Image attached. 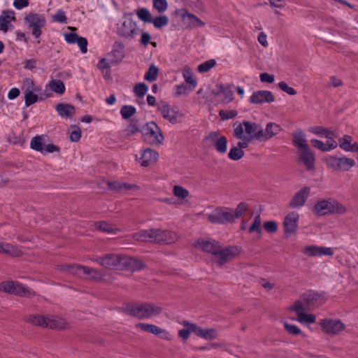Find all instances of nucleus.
<instances>
[{
  "instance_id": "f257e3e1",
  "label": "nucleus",
  "mask_w": 358,
  "mask_h": 358,
  "mask_svg": "<svg viewBox=\"0 0 358 358\" xmlns=\"http://www.w3.org/2000/svg\"><path fill=\"white\" fill-rule=\"evenodd\" d=\"M194 245L205 252L210 253L216 257L215 264L221 266L234 257L238 252L237 247L222 248L220 243L213 239H200Z\"/></svg>"
},
{
  "instance_id": "f03ea898",
  "label": "nucleus",
  "mask_w": 358,
  "mask_h": 358,
  "mask_svg": "<svg viewBox=\"0 0 358 358\" xmlns=\"http://www.w3.org/2000/svg\"><path fill=\"white\" fill-rule=\"evenodd\" d=\"M233 136L238 140V145L248 148L249 144L257 140L259 124L248 120L236 121L233 124Z\"/></svg>"
},
{
  "instance_id": "7ed1b4c3",
  "label": "nucleus",
  "mask_w": 358,
  "mask_h": 358,
  "mask_svg": "<svg viewBox=\"0 0 358 358\" xmlns=\"http://www.w3.org/2000/svg\"><path fill=\"white\" fill-rule=\"evenodd\" d=\"M22 90L26 107H29L52 96V93L43 90L41 86L36 85L34 80L29 78L24 79Z\"/></svg>"
},
{
  "instance_id": "20e7f679",
  "label": "nucleus",
  "mask_w": 358,
  "mask_h": 358,
  "mask_svg": "<svg viewBox=\"0 0 358 358\" xmlns=\"http://www.w3.org/2000/svg\"><path fill=\"white\" fill-rule=\"evenodd\" d=\"M162 308L152 303H138L127 304L124 312L131 316L140 320L149 319L159 315Z\"/></svg>"
},
{
  "instance_id": "39448f33",
  "label": "nucleus",
  "mask_w": 358,
  "mask_h": 358,
  "mask_svg": "<svg viewBox=\"0 0 358 358\" xmlns=\"http://www.w3.org/2000/svg\"><path fill=\"white\" fill-rule=\"evenodd\" d=\"M26 321L32 325L42 328L62 329L68 326L64 318L56 315L34 314L27 317Z\"/></svg>"
},
{
  "instance_id": "423d86ee",
  "label": "nucleus",
  "mask_w": 358,
  "mask_h": 358,
  "mask_svg": "<svg viewBox=\"0 0 358 358\" xmlns=\"http://www.w3.org/2000/svg\"><path fill=\"white\" fill-rule=\"evenodd\" d=\"M347 211L348 209L345 205L332 198L320 200L315 203L313 208V212L317 216L334 214L343 215Z\"/></svg>"
},
{
  "instance_id": "0eeeda50",
  "label": "nucleus",
  "mask_w": 358,
  "mask_h": 358,
  "mask_svg": "<svg viewBox=\"0 0 358 358\" xmlns=\"http://www.w3.org/2000/svg\"><path fill=\"white\" fill-rule=\"evenodd\" d=\"M92 261L98 263L106 268L114 269L129 266L134 260L128 257H123L115 254H107L106 255L94 258Z\"/></svg>"
},
{
  "instance_id": "6e6552de",
  "label": "nucleus",
  "mask_w": 358,
  "mask_h": 358,
  "mask_svg": "<svg viewBox=\"0 0 358 358\" xmlns=\"http://www.w3.org/2000/svg\"><path fill=\"white\" fill-rule=\"evenodd\" d=\"M27 28L31 31L34 38H38L42 35V29L45 27L47 20L43 14L29 12L24 17Z\"/></svg>"
},
{
  "instance_id": "1a4fd4ad",
  "label": "nucleus",
  "mask_w": 358,
  "mask_h": 358,
  "mask_svg": "<svg viewBox=\"0 0 358 358\" xmlns=\"http://www.w3.org/2000/svg\"><path fill=\"white\" fill-rule=\"evenodd\" d=\"M145 140L151 145H160L164 141L160 127L155 122H149L143 127Z\"/></svg>"
},
{
  "instance_id": "9d476101",
  "label": "nucleus",
  "mask_w": 358,
  "mask_h": 358,
  "mask_svg": "<svg viewBox=\"0 0 358 358\" xmlns=\"http://www.w3.org/2000/svg\"><path fill=\"white\" fill-rule=\"evenodd\" d=\"M320 325L326 334L331 336L339 335L346 327L345 324L342 320L329 317L321 320Z\"/></svg>"
},
{
  "instance_id": "9b49d317",
  "label": "nucleus",
  "mask_w": 358,
  "mask_h": 358,
  "mask_svg": "<svg viewBox=\"0 0 358 358\" xmlns=\"http://www.w3.org/2000/svg\"><path fill=\"white\" fill-rule=\"evenodd\" d=\"M210 222L217 224H226L234 222L232 218V208L227 207H218L208 214Z\"/></svg>"
},
{
  "instance_id": "f8f14e48",
  "label": "nucleus",
  "mask_w": 358,
  "mask_h": 358,
  "mask_svg": "<svg viewBox=\"0 0 358 358\" xmlns=\"http://www.w3.org/2000/svg\"><path fill=\"white\" fill-rule=\"evenodd\" d=\"M138 27L136 21L132 18H126L117 25V34L119 36L132 39L138 34Z\"/></svg>"
},
{
  "instance_id": "ddd939ff",
  "label": "nucleus",
  "mask_w": 358,
  "mask_h": 358,
  "mask_svg": "<svg viewBox=\"0 0 358 358\" xmlns=\"http://www.w3.org/2000/svg\"><path fill=\"white\" fill-rule=\"evenodd\" d=\"M0 290L20 296H31L34 294V291L16 281L3 282L0 285Z\"/></svg>"
},
{
  "instance_id": "4468645a",
  "label": "nucleus",
  "mask_w": 358,
  "mask_h": 358,
  "mask_svg": "<svg viewBox=\"0 0 358 358\" xmlns=\"http://www.w3.org/2000/svg\"><path fill=\"white\" fill-rule=\"evenodd\" d=\"M282 131V127L275 122H268L265 129L259 124L257 140L259 141H266L278 135Z\"/></svg>"
},
{
  "instance_id": "2eb2a0df",
  "label": "nucleus",
  "mask_w": 358,
  "mask_h": 358,
  "mask_svg": "<svg viewBox=\"0 0 358 358\" xmlns=\"http://www.w3.org/2000/svg\"><path fill=\"white\" fill-rule=\"evenodd\" d=\"M311 189L308 186H303L296 192L289 202L288 206L290 208L300 209L307 201L310 195Z\"/></svg>"
},
{
  "instance_id": "dca6fc26",
  "label": "nucleus",
  "mask_w": 358,
  "mask_h": 358,
  "mask_svg": "<svg viewBox=\"0 0 358 358\" xmlns=\"http://www.w3.org/2000/svg\"><path fill=\"white\" fill-rule=\"evenodd\" d=\"M30 148L43 155H47L59 151V148L53 144H45L42 136L37 135L33 137L30 142Z\"/></svg>"
},
{
  "instance_id": "f3484780",
  "label": "nucleus",
  "mask_w": 358,
  "mask_h": 358,
  "mask_svg": "<svg viewBox=\"0 0 358 358\" xmlns=\"http://www.w3.org/2000/svg\"><path fill=\"white\" fill-rule=\"evenodd\" d=\"M299 217V214L296 211H292L285 217L283 227L284 234L286 237H289L296 233L298 229Z\"/></svg>"
},
{
  "instance_id": "a211bd4d",
  "label": "nucleus",
  "mask_w": 358,
  "mask_h": 358,
  "mask_svg": "<svg viewBox=\"0 0 358 358\" xmlns=\"http://www.w3.org/2000/svg\"><path fill=\"white\" fill-rule=\"evenodd\" d=\"M302 252L304 255L310 257H331L334 255V250L330 247L308 245L303 248Z\"/></svg>"
},
{
  "instance_id": "6ab92c4d",
  "label": "nucleus",
  "mask_w": 358,
  "mask_h": 358,
  "mask_svg": "<svg viewBox=\"0 0 358 358\" xmlns=\"http://www.w3.org/2000/svg\"><path fill=\"white\" fill-rule=\"evenodd\" d=\"M158 152L151 148H145L141 150V156L136 155V161L143 168L154 164L158 159Z\"/></svg>"
},
{
  "instance_id": "aec40b11",
  "label": "nucleus",
  "mask_w": 358,
  "mask_h": 358,
  "mask_svg": "<svg viewBox=\"0 0 358 358\" xmlns=\"http://www.w3.org/2000/svg\"><path fill=\"white\" fill-rule=\"evenodd\" d=\"M275 97L273 93L268 90H257L252 93L249 98L250 103L260 105L264 103H273Z\"/></svg>"
},
{
  "instance_id": "412c9836",
  "label": "nucleus",
  "mask_w": 358,
  "mask_h": 358,
  "mask_svg": "<svg viewBox=\"0 0 358 358\" xmlns=\"http://www.w3.org/2000/svg\"><path fill=\"white\" fill-rule=\"evenodd\" d=\"M212 143L215 151L220 155H224L227 151L228 141L224 136H220L218 132L210 133L208 137Z\"/></svg>"
},
{
  "instance_id": "4be33fe9",
  "label": "nucleus",
  "mask_w": 358,
  "mask_h": 358,
  "mask_svg": "<svg viewBox=\"0 0 358 358\" xmlns=\"http://www.w3.org/2000/svg\"><path fill=\"white\" fill-rule=\"evenodd\" d=\"M179 12L182 22L186 29H192L205 25V23L201 20L185 9L180 10Z\"/></svg>"
},
{
  "instance_id": "5701e85b",
  "label": "nucleus",
  "mask_w": 358,
  "mask_h": 358,
  "mask_svg": "<svg viewBox=\"0 0 358 358\" xmlns=\"http://www.w3.org/2000/svg\"><path fill=\"white\" fill-rule=\"evenodd\" d=\"M63 36L66 43L70 45L77 44L83 54L87 52L88 43L85 37L79 36L75 32L64 33Z\"/></svg>"
},
{
  "instance_id": "b1692460",
  "label": "nucleus",
  "mask_w": 358,
  "mask_h": 358,
  "mask_svg": "<svg viewBox=\"0 0 358 358\" xmlns=\"http://www.w3.org/2000/svg\"><path fill=\"white\" fill-rule=\"evenodd\" d=\"M15 12L11 10H3L0 15V31L6 33L10 29H14L12 22L15 19Z\"/></svg>"
},
{
  "instance_id": "393cba45",
  "label": "nucleus",
  "mask_w": 358,
  "mask_h": 358,
  "mask_svg": "<svg viewBox=\"0 0 358 358\" xmlns=\"http://www.w3.org/2000/svg\"><path fill=\"white\" fill-rule=\"evenodd\" d=\"M158 110L162 117L169 121L171 124H176L179 122L178 117L180 116V113L171 108L169 105H160L158 106Z\"/></svg>"
},
{
  "instance_id": "a878e982",
  "label": "nucleus",
  "mask_w": 358,
  "mask_h": 358,
  "mask_svg": "<svg viewBox=\"0 0 358 358\" xmlns=\"http://www.w3.org/2000/svg\"><path fill=\"white\" fill-rule=\"evenodd\" d=\"M155 243L171 244L175 243L178 236L177 234L173 231L168 230H161L157 229V233L155 234Z\"/></svg>"
},
{
  "instance_id": "bb28decb",
  "label": "nucleus",
  "mask_w": 358,
  "mask_h": 358,
  "mask_svg": "<svg viewBox=\"0 0 358 358\" xmlns=\"http://www.w3.org/2000/svg\"><path fill=\"white\" fill-rule=\"evenodd\" d=\"M338 146L345 152H358V143L354 141L352 137L348 134H345L338 138Z\"/></svg>"
},
{
  "instance_id": "cd10ccee",
  "label": "nucleus",
  "mask_w": 358,
  "mask_h": 358,
  "mask_svg": "<svg viewBox=\"0 0 358 358\" xmlns=\"http://www.w3.org/2000/svg\"><path fill=\"white\" fill-rule=\"evenodd\" d=\"M215 95L217 97V103L221 104H227L234 99L233 91L229 86H220Z\"/></svg>"
},
{
  "instance_id": "c85d7f7f",
  "label": "nucleus",
  "mask_w": 358,
  "mask_h": 358,
  "mask_svg": "<svg viewBox=\"0 0 358 358\" xmlns=\"http://www.w3.org/2000/svg\"><path fill=\"white\" fill-rule=\"evenodd\" d=\"M299 158L306 166L307 170L313 171L315 169V157L313 152L309 147L301 150Z\"/></svg>"
},
{
  "instance_id": "c756f323",
  "label": "nucleus",
  "mask_w": 358,
  "mask_h": 358,
  "mask_svg": "<svg viewBox=\"0 0 358 358\" xmlns=\"http://www.w3.org/2000/svg\"><path fill=\"white\" fill-rule=\"evenodd\" d=\"M124 45L121 42L115 44L113 50L108 53V55L111 57L110 63L119 64L124 59Z\"/></svg>"
},
{
  "instance_id": "7c9ffc66",
  "label": "nucleus",
  "mask_w": 358,
  "mask_h": 358,
  "mask_svg": "<svg viewBox=\"0 0 358 358\" xmlns=\"http://www.w3.org/2000/svg\"><path fill=\"white\" fill-rule=\"evenodd\" d=\"M172 192L173 196L178 199V203L179 204L186 203L190 196L189 190L179 185H173Z\"/></svg>"
},
{
  "instance_id": "2f4dec72",
  "label": "nucleus",
  "mask_w": 358,
  "mask_h": 358,
  "mask_svg": "<svg viewBox=\"0 0 358 358\" xmlns=\"http://www.w3.org/2000/svg\"><path fill=\"white\" fill-rule=\"evenodd\" d=\"M292 137L293 145L298 150H302L308 148V145L306 138V134L301 129H296L292 134Z\"/></svg>"
},
{
  "instance_id": "473e14b6",
  "label": "nucleus",
  "mask_w": 358,
  "mask_h": 358,
  "mask_svg": "<svg viewBox=\"0 0 358 358\" xmlns=\"http://www.w3.org/2000/svg\"><path fill=\"white\" fill-rule=\"evenodd\" d=\"M157 233V229H150L141 230L134 234V238L138 241L154 242L155 243V234Z\"/></svg>"
},
{
  "instance_id": "72a5a7b5",
  "label": "nucleus",
  "mask_w": 358,
  "mask_h": 358,
  "mask_svg": "<svg viewBox=\"0 0 358 358\" xmlns=\"http://www.w3.org/2000/svg\"><path fill=\"white\" fill-rule=\"evenodd\" d=\"M55 109L62 118H71L75 114V108L70 104L59 103L56 106Z\"/></svg>"
},
{
  "instance_id": "f704fd0d",
  "label": "nucleus",
  "mask_w": 358,
  "mask_h": 358,
  "mask_svg": "<svg viewBox=\"0 0 358 358\" xmlns=\"http://www.w3.org/2000/svg\"><path fill=\"white\" fill-rule=\"evenodd\" d=\"M50 89L52 92L62 95L66 90V87L63 81L58 79H52L45 85V90Z\"/></svg>"
},
{
  "instance_id": "c9c22d12",
  "label": "nucleus",
  "mask_w": 358,
  "mask_h": 358,
  "mask_svg": "<svg viewBox=\"0 0 358 358\" xmlns=\"http://www.w3.org/2000/svg\"><path fill=\"white\" fill-rule=\"evenodd\" d=\"M338 171H348L356 164L353 159L345 156L338 157Z\"/></svg>"
},
{
  "instance_id": "e433bc0d",
  "label": "nucleus",
  "mask_w": 358,
  "mask_h": 358,
  "mask_svg": "<svg viewBox=\"0 0 358 358\" xmlns=\"http://www.w3.org/2000/svg\"><path fill=\"white\" fill-rule=\"evenodd\" d=\"M182 76L185 83L189 85V90H192L196 87L197 81L190 68L185 66L183 69Z\"/></svg>"
},
{
  "instance_id": "4c0bfd02",
  "label": "nucleus",
  "mask_w": 358,
  "mask_h": 358,
  "mask_svg": "<svg viewBox=\"0 0 358 358\" xmlns=\"http://www.w3.org/2000/svg\"><path fill=\"white\" fill-rule=\"evenodd\" d=\"M110 59L108 60L105 57H101L97 63V68L103 73L104 78L109 77L110 76Z\"/></svg>"
},
{
  "instance_id": "58836bf2",
  "label": "nucleus",
  "mask_w": 358,
  "mask_h": 358,
  "mask_svg": "<svg viewBox=\"0 0 358 358\" xmlns=\"http://www.w3.org/2000/svg\"><path fill=\"white\" fill-rule=\"evenodd\" d=\"M249 209L248 204L245 202L239 203L234 210L232 209V218L234 222L239 219Z\"/></svg>"
},
{
  "instance_id": "ea45409f",
  "label": "nucleus",
  "mask_w": 358,
  "mask_h": 358,
  "mask_svg": "<svg viewBox=\"0 0 358 358\" xmlns=\"http://www.w3.org/2000/svg\"><path fill=\"white\" fill-rule=\"evenodd\" d=\"M245 148H242L238 145V143L236 146H233L230 148L228 157L234 161H237L241 159L244 156V151L243 149Z\"/></svg>"
},
{
  "instance_id": "a19ab883",
  "label": "nucleus",
  "mask_w": 358,
  "mask_h": 358,
  "mask_svg": "<svg viewBox=\"0 0 358 358\" xmlns=\"http://www.w3.org/2000/svg\"><path fill=\"white\" fill-rule=\"evenodd\" d=\"M159 69L155 64L150 65L148 70L144 75V80L148 82L155 81L158 77Z\"/></svg>"
},
{
  "instance_id": "79ce46f5",
  "label": "nucleus",
  "mask_w": 358,
  "mask_h": 358,
  "mask_svg": "<svg viewBox=\"0 0 358 358\" xmlns=\"http://www.w3.org/2000/svg\"><path fill=\"white\" fill-rule=\"evenodd\" d=\"M331 129L324 127L322 126H313L308 128V131L315 136H317L320 138H325L327 134H329V132Z\"/></svg>"
},
{
  "instance_id": "37998d69",
  "label": "nucleus",
  "mask_w": 358,
  "mask_h": 358,
  "mask_svg": "<svg viewBox=\"0 0 358 358\" xmlns=\"http://www.w3.org/2000/svg\"><path fill=\"white\" fill-rule=\"evenodd\" d=\"M79 269H83L84 271V275L89 276V278L93 280L101 281L103 278L101 273L96 269L87 266H85V268H80Z\"/></svg>"
},
{
  "instance_id": "c03bdc74",
  "label": "nucleus",
  "mask_w": 358,
  "mask_h": 358,
  "mask_svg": "<svg viewBox=\"0 0 358 358\" xmlns=\"http://www.w3.org/2000/svg\"><path fill=\"white\" fill-rule=\"evenodd\" d=\"M0 252L11 256H17L18 250L8 243L0 242Z\"/></svg>"
},
{
  "instance_id": "a18cd8bd",
  "label": "nucleus",
  "mask_w": 358,
  "mask_h": 358,
  "mask_svg": "<svg viewBox=\"0 0 358 358\" xmlns=\"http://www.w3.org/2000/svg\"><path fill=\"white\" fill-rule=\"evenodd\" d=\"M317 298L318 295L313 292H306L302 296L303 301L306 304V308H310L314 306V303L317 301Z\"/></svg>"
},
{
  "instance_id": "49530a36",
  "label": "nucleus",
  "mask_w": 358,
  "mask_h": 358,
  "mask_svg": "<svg viewBox=\"0 0 358 358\" xmlns=\"http://www.w3.org/2000/svg\"><path fill=\"white\" fill-rule=\"evenodd\" d=\"M283 325L284 328L289 334L292 335H301L303 338L307 337V335L296 325L289 324L287 322H284Z\"/></svg>"
},
{
  "instance_id": "de8ad7c7",
  "label": "nucleus",
  "mask_w": 358,
  "mask_h": 358,
  "mask_svg": "<svg viewBox=\"0 0 358 358\" xmlns=\"http://www.w3.org/2000/svg\"><path fill=\"white\" fill-rule=\"evenodd\" d=\"M120 113L123 119L128 120L136 113V109L131 105H124L121 108Z\"/></svg>"
},
{
  "instance_id": "09e8293b",
  "label": "nucleus",
  "mask_w": 358,
  "mask_h": 358,
  "mask_svg": "<svg viewBox=\"0 0 358 358\" xmlns=\"http://www.w3.org/2000/svg\"><path fill=\"white\" fill-rule=\"evenodd\" d=\"M296 320L302 324H313L315 322L316 317L312 313L305 312L297 316Z\"/></svg>"
},
{
  "instance_id": "8fccbe9b",
  "label": "nucleus",
  "mask_w": 358,
  "mask_h": 358,
  "mask_svg": "<svg viewBox=\"0 0 358 358\" xmlns=\"http://www.w3.org/2000/svg\"><path fill=\"white\" fill-rule=\"evenodd\" d=\"M69 140L71 142L76 143L80 141L81 138L82 131L79 127L77 125H72L69 129Z\"/></svg>"
},
{
  "instance_id": "3c124183",
  "label": "nucleus",
  "mask_w": 358,
  "mask_h": 358,
  "mask_svg": "<svg viewBox=\"0 0 358 358\" xmlns=\"http://www.w3.org/2000/svg\"><path fill=\"white\" fill-rule=\"evenodd\" d=\"M95 226L99 230L111 234H115L118 231L116 228L113 227L110 224L106 222H96Z\"/></svg>"
},
{
  "instance_id": "603ef678",
  "label": "nucleus",
  "mask_w": 358,
  "mask_h": 358,
  "mask_svg": "<svg viewBox=\"0 0 358 358\" xmlns=\"http://www.w3.org/2000/svg\"><path fill=\"white\" fill-rule=\"evenodd\" d=\"M136 15L138 17L144 22H149L150 23L152 21V15L149 10L146 8H139L136 11Z\"/></svg>"
},
{
  "instance_id": "864d4df0",
  "label": "nucleus",
  "mask_w": 358,
  "mask_h": 358,
  "mask_svg": "<svg viewBox=\"0 0 358 358\" xmlns=\"http://www.w3.org/2000/svg\"><path fill=\"white\" fill-rule=\"evenodd\" d=\"M148 91V87L143 83H138L134 87V93L136 96L142 98Z\"/></svg>"
},
{
  "instance_id": "5fc2aeb1",
  "label": "nucleus",
  "mask_w": 358,
  "mask_h": 358,
  "mask_svg": "<svg viewBox=\"0 0 358 358\" xmlns=\"http://www.w3.org/2000/svg\"><path fill=\"white\" fill-rule=\"evenodd\" d=\"M152 23L156 29H161L169 23V17L166 15H160L152 19Z\"/></svg>"
},
{
  "instance_id": "6e6d98bb",
  "label": "nucleus",
  "mask_w": 358,
  "mask_h": 358,
  "mask_svg": "<svg viewBox=\"0 0 358 358\" xmlns=\"http://www.w3.org/2000/svg\"><path fill=\"white\" fill-rule=\"evenodd\" d=\"M336 134L334 131L331 130L329 134H327L325 138L327 139V145L329 151L335 150L338 146V142L335 140Z\"/></svg>"
},
{
  "instance_id": "4d7b16f0",
  "label": "nucleus",
  "mask_w": 358,
  "mask_h": 358,
  "mask_svg": "<svg viewBox=\"0 0 358 358\" xmlns=\"http://www.w3.org/2000/svg\"><path fill=\"white\" fill-rule=\"evenodd\" d=\"M136 327L143 331L148 332L155 335L158 332L157 326L147 323H137Z\"/></svg>"
},
{
  "instance_id": "13d9d810",
  "label": "nucleus",
  "mask_w": 358,
  "mask_h": 358,
  "mask_svg": "<svg viewBox=\"0 0 358 358\" xmlns=\"http://www.w3.org/2000/svg\"><path fill=\"white\" fill-rule=\"evenodd\" d=\"M85 268V266L79 265H69L65 266L63 269L72 275L82 277L83 275H84V271L83 269L80 270L79 268Z\"/></svg>"
},
{
  "instance_id": "bf43d9fd",
  "label": "nucleus",
  "mask_w": 358,
  "mask_h": 358,
  "mask_svg": "<svg viewBox=\"0 0 358 358\" xmlns=\"http://www.w3.org/2000/svg\"><path fill=\"white\" fill-rule=\"evenodd\" d=\"M216 64L215 59H208L198 66L197 70L199 73H206L209 71Z\"/></svg>"
},
{
  "instance_id": "052dcab7",
  "label": "nucleus",
  "mask_w": 358,
  "mask_h": 358,
  "mask_svg": "<svg viewBox=\"0 0 358 358\" xmlns=\"http://www.w3.org/2000/svg\"><path fill=\"white\" fill-rule=\"evenodd\" d=\"M238 115V112L235 110H220L219 116L222 121L235 118Z\"/></svg>"
},
{
  "instance_id": "680f3d73",
  "label": "nucleus",
  "mask_w": 358,
  "mask_h": 358,
  "mask_svg": "<svg viewBox=\"0 0 358 358\" xmlns=\"http://www.w3.org/2000/svg\"><path fill=\"white\" fill-rule=\"evenodd\" d=\"M261 216L257 215L255 216V220L252 225L249 227V232L252 233L254 231L257 232L258 234V237L261 236Z\"/></svg>"
},
{
  "instance_id": "e2e57ef3",
  "label": "nucleus",
  "mask_w": 358,
  "mask_h": 358,
  "mask_svg": "<svg viewBox=\"0 0 358 358\" xmlns=\"http://www.w3.org/2000/svg\"><path fill=\"white\" fill-rule=\"evenodd\" d=\"M306 307V304L304 301H297L294 303L293 306L290 308V309L294 311L297 316H299L301 313H305L306 310L310 309V308Z\"/></svg>"
},
{
  "instance_id": "0e129e2a",
  "label": "nucleus",
  "mask_w": 358,
  "mask_h": 358,
  "mask_svg": "<svg viewBox=\"0 0 358 358\" xmlns=\"http://www.w3.org/2000/svg\"><path fill=\"white\" fill-rule=\"evenodd\" d=\"M52 20L53 22L60 24H66L67 22L66 13L62 9H59L56 11L55 15H52Z\"/></svg>"
},
{
  "instance_id": "69168bd1",
  "label": "nucleus",
  "mask_w": 358,
  "mask_h": 358,
  "mask_svg": "<svg viewBox=\"0 0 358 358\" xmlns=\"http://www.w3.org/2000/svg\"><path fill=\"white\" fill-rule=\"evenodd\" d=\"M153 8L157 10L159 13H162L167 10L168 2L166 0H152Z\"/></svg>"
},
{
  "instance_id": "338daca9",
  "label": "nucleus",
  "mask_w": 358,
  "mask_h": 358,
  "mask_svg": "<svg viewBox=\"0 0 358 358\" xmlns=\"http://www.w3.org/2000/svg\"><path fill=\"white\" fill-rule=\"evenodd\" d=\"M310 142L315 148L324 152H329L326 143L317 138H312Z\"/></svg>"
},
{
  "instance_id": "774afa93",
  "label": "nucleus",
  "mask_w": 358,
  "mask_h": 358,
  "mask_svg": "<svg viewBox=\"0 0 358 358\" xmlns=\"http://www.w3.org/2000/svg\"><path fill=\"white\" fill-rule=\"evenodd\" d=\"M325 162L328 168L338 171V157L334 155L329 156L326 159Z\"/></svg>"
}]
</instances>
